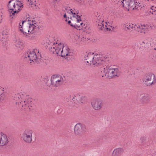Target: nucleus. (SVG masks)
<instances>
[{
	"label": "nucleus",
	"mask_w": 156,
	"mask_h": 156,
	"mask_svg": "<svg viewBox=\"0 0 156 156\" xmlns=\"http://www.w3.org/2000/svg\"><path fill=\"white\" fill-rule=\"evenodd\" d=\"M55 44H56L55 43H52L53 45L49 47L50 51L57 55L64 57L66 59L67 58L68 56L70 55L68 47L61 42H56Z\"/></svg>",
	"instance_id": "1"
},
{
	"label": "nucleus",
	"mask_w": 156,
	"mask_h": 156,
	"mask_svg": "<svg viewBox=\"0 0 156 156\" xmlns=\"http://www.w3.org/2000/svg\"><path fill=\"white\" fill-rule=\"evenodd\" d=\"M14 44L18 48L22 49L23 48L22 41L19 38H16L15 39Z\"/></svg>",
	"instance_id": "21"
},
{
	"label": "nucleus",
	"mask_w": 156,
	"mask_h": 156,
	"mask_svg": "<svg viewBox=\"0 0 156 156\" xmlns=\"http://www.w3.org/2000/svg\"><path fill=\"white\" fill-rule=\"evenodd\" d=\"M145 44V45H144L145 48L146 49L149 46L150 43L147 42V41H144L142 42V43L141 44V45L142 46L144 45V44Z\"/></svg>",
	"instance_id": "26"
},
{
	"label": "nucleus",
	"mask_w": 156,
	"mask_h": 156,
	"mask_svg": "<svg viewBox=\"0 0 156 156\" xmlns=\"http://www.w3.org/2000/svg\"><path fill=\"white\" fill-rule=\"evenodd\" d=\"M64 78L60 76L53 75L51 79V85L54 87H59L63 83Z\"/></svg>",
	"instance_id": "9"
},
{
	"label": "nucleus",
	"mask_w": 156,
	"mask_h": 156,
	"mask_svg": "<svg viewBox=\"0 0 156 156\" xmlns=\"http://www.w3.org/2000/svg\"><path fill=\"white\" fill-rule=\"evenodd\" d=\"M8 142V139L6 135L0 133V146L5 145Z\"/></svg>",
	"instance_id": "18"
},
{
	"label": "nucleus",
	"mask_w": 156,
	"mask_h": 156,
	"mask_svg": "<svg viewBox=\"0 0 156 156\" xmlns=\"http://www.w3.org/2000/svg\"><path fill=\"white\" fill-rule=\"evenodd\" d=\"M150 98L149 95L147 94H142L140 95V101L142 104H147L150 101Z\"/></svg>",
	"instance_id": "15"
},
{
	"label": "nucleus",
	"mask_w": 156,
	"mask_h": 156,
	"mask_svg": "<svg viewBox=\"0 0 156 156\" xmlns=\"http://www.w3.org/2000/svg\"><path fill=\"white\" fill-rule=\"evenodd\" d=\"M144 83L147 86H150L156 82L155 76L152 73L147 74L143 79Z\"/></svg>",
	"instance_id": "11"
},
{
	"label": "nucleus",
	"mask_w": 156,
	"mask_h": 156,
	"mask_svg": "<svg viewBox=\"0 0 156 156\" xmlns=\"http://www.w3.org/2000/svg\"><path fill=\"white\" fill-rule=\"evenodd\" d=\"M85 130V128L80 123L76 124L74 128V131L75 134L80 135Z\"/></svg>",
	"instance_id": "13"
},
{
	"label": "nucleus",
	"mask_w": 156,
	"mask_h": 156,
	"mask_svg": "<svg viewBox=\"0 0 156 156\" xmlns=\"http://www.w3.org/2000/svg\"><path fill=\"white\" fill-rule=\"evenodd\" d=\"M154 8L153 6L151 7V9L150 11V13H151L152 15H155L156 14V11L154 9Z\"/></svg>",
	"instance_id": "28"
},
{
	"label": "nucleus",
	"mask_w": 156,
	"mask_h": 156,
	"mask_svg": "<svg viewBox=\"0 0 156 156\" xmlns=\"http://www.w3.org/2000/svg\"><path fill=\"white\" fill-rule=\"evenodd\" d=\"M77 2H79L80 1H82V0H75Z\"/></svg>",
	"instance_id": "35"
},
{
	"label": "nucleus",
	"mask_w": 156,
	"mask_h": 156,
	"mask_svg": "<svg viewBox=\"0 0 156 156\" xmlns=\"http://www.w3.org/2000/svg\"><path fill=\"white\" fill-rule=\"evenodd\" d=\"M72 99L73 100V99H76L78 101H79L80 103H83L85 102L86 100V98L84 96L80 97V96H72Z\"/></svg>",
	"instance_id": "22"
},
{
	"label": "nucleus",
	"mask_w": 156,
	"mask_h": 156,
	"mask_svg": "<svg viewBox=\"0 0 156 156\" xmlns=\"http://www.w3.org/2000/svg\"><path fill=\"white\" fill-rule=\"evenodd\" d=\"M116 3H120L122 5V2H121V1H123V0H113Z\"/></svg>",
	"instance_id": "30"
},
{
	"label": "nucleus",
	"mask_w": 156,
	"mask_h": 156,
	"mask_svg": "<svg viewBox=\"0 0 156 156\" xmlns=\"http://www.w3.org/2000/svg\"><path fill=\"white\" fill-rule=\"evenodd\" d=\"M95 19L96 21V24L98 25V27L100 30H111L109 28L107 27L106 25H108L107 22H106L105 23V25L103 23L104 19L103 16L102 15L98 12L95 14Z\"/></svg>",
	"instance_id": "7"
},
{
	"label": "nucleus",
	"mask_w": 156,
	"mask_h": 156,
	"mask_svg": "<svg viewBox=\"0 0 156 156\" xmlns=\"http://www.w3.org/2000/svg\"><path fill=\"white\" fill-rule=\"evenodd\" d=\"M104 69L105 76L109 78H112L115 76L118 77L120 74V71L117 68H107L106 67Z\"/></svg>",
	"instance_id": "8"
},
{
	"label": "nucleus",
	"mask_w": 156,
	"mask_h": 156,
	"mask_svg": "<svg viewBox=\"0 0 156 156\" xmlns=\"http://www.w3.org/2000/svg\"><path fill=\"white\" fill-rule=\"evenodd\" d=\"M2 41V43L5 45H6V39H5V38H4V40H3L2 39L1 40Z\"/></svg>",
	"instance_id": "31"
},
{
	"label": "nucleus",
	"mask_w": 156,
	"mask_h": 156,
	"mask_svg": "<svg viewBox=\"0 0 156 156\" xmlns=\"http://www.w3.org/2000/svg\"><path fill=\"white\" fill-rule=\"evenodd\" d=\"M32 131L29 129H26L23 133L22 138L27 143H30L32 141Z\"/></svg>",
	"instance_id": "12"
},
{
	"label": "nucleus",
	"mask_w": 156,
	"mask_h": 156,
	"mask_svg": "<svg viewBox=\"0 0 156 156\" xmlns=\"http://www.w3.org/2000/svg\"><path fill=\"white\" fill-rule=\"evenodd\" d=\"M23 96V95L22 96L19 94H15L14 97V99L18 101V102H16V104L19 103V102H20V105L23 108V109H24L27 111H30L32 110L33 109L32 100L31 98H28L23 101L22 100Z\"/></svg>",
	"instance_id": "2"
},
{
	"label": "nucleus",
	"mask_w": 156,
	"mask_h": 156,
	"mask_svg": "<svg viewBox=\"0 0 156 156\" xmlns=\"http://www.w3.org/2000/svg\"><path fill=\"white\" fill-rule=\"evenodd\" d=\"M94 56V53H87L85 56V60H86V62L91 64L92 63Z\"/></svg>",
	"instance_id": "20"
},
{
	"label": "nucleus",
	"mask_w": 156,
	"mask_h": 156,
	"mask_svg": "<svg viewBox=\"0 0 156 156\" xmlns=\"http://www.w3.org/2000/svg\"><path fill=\"white\" fill-rule=\"evenodd\" d=\"M2 19V18L1 16H0V23L1 22V21Z\"/></svg>",
	"instance_id": "33"
},
{
	"label": "nucleus",
	"mask_w": 156,
	"mask_h": 156,
	"mask_svg": "<svg viewBox=\"0 0 156 156\" xmlns=\"http://www.w3.org/2000/svg\"><path fill=\"white\" fill-rule=\"evenodd\" d=\"M154 50H156V48H154Z\"/></svg>",
	"instance_id": "36"
},
{
	"label": "nucleus",
	"mask_w": 156,
	"mask_h": 156,
	"mask_svg": "<svg viewBox=\"0 0 156 156\" xmlns=\"http://www.w3.org/2000/svg\"><path fill=\"white\" fill-rule=\"evenodd\" d=\"M93 108L95 110L100 109L103 105V102L101 100H96L92 103Z\"/></svg>",
	"instance_id": "14"
},
{
	"label": "nucleus",
	"mask_w": 156,
	"mask_h": 156,
	"mask_svg": "<svg viewBox=\"0 0 156 156\" xmlns=\"http://www.w3.org/2000/svg\"><path fill=\"white\" fill-rule=\"evenodd\" d=\"M27 23L28 25V28L23 29L20 31L23 34H29V33L32 34L34 31H37L39 30V27L35 20H28Z\"/></svg>",
	"instance_id": "5"
},
{
	"label": "nucleus",
	"mask_w": 156,
	"mask_h": 156,
	"mask_svg": "<svg viewBox=\"0 0 156 156\" xmlns=\"http://www.w3.org/2000/svg\"><path fill=\"white\" fill-rule=\"evenodd\" d=\"M38 0H26L27 2V4L31 7H34L36 5V2Z\"/></svg>",
	"instance_id": "23"
},
{
	"label": "nucleus",
	"mask_w": 156,
	"mask_h": 156,
	"mask_svg": "<svg viewBox=\"0 0 156 156\" xmlns=\"http://www.w3.org/2000/svg\"><path fill=\"white\" fill-rule=\"evenodd\" d=\"M124 150L122 148L119 147L114 149L112 154V156H120L123 153Z\"/></svg>",
	"instance_id": "19"
},
{
	"label": "nucleus",
	"mask_w": 156,
	"mask_h": 156,
	"mask_svg": "<svg viewBox=\"0 0 156 156\" xmlns=\"http://www.w3.org/2000/svg\"><path fill=\"white\" fill-rule=\"evenodd\" d=\"M25 22H27V21H22V23L20 22V23H19V30L20 31H21V30H22V29H23V23Z\"/></svg>",
	"instance_id": "27"
},
{
	"label": "nucleus",
	"mask_w": 156,
	"mask_h": 156,
	"mask_svg": "<svg viewBox=\"0 0 156 156\" xmlns=\"http://www.w3.org/2000/svg\"><path fill=\"white\" fill-rule=\"evenodd\" d=\"M15 6L12 12V16H14L19 11L21 10V7L23 6V4L20 1L17 0L16 2Z\"/></svg>",
	"instance_id": "16"
},
{
	"label": "nucleus",
	"mask_w": 156,
	"mask_h": 156,
	"mask_svg": "<svg viewBox=\"0 0 156 156\" xmlns=\"http://www.w3.org/2000/svg\"><path fill=\"white\" fill-rule=\"evenodd\" d=\"M79 18H76L77 22L75 26V28L77 30H80L82 29L83 28H85L86 26L84 27L85 26V24L83 23L80 22L81 21L80 17Z\"/></svg>",
	"instance_id": "17"
},
{
	"label": "nucleus",
	"mask_w": 156,
	"mask_h": 156,
	"mask_svg": "<svg viewBox=\"0 0 156 156\" xmlns=\"http://www.w3.org/2000/svg\"><path fill=\"white\" fill-rule=\"evenodd\" d=\"M70 11L73 15V17H75L76 18L80 17L81 16V15H78L79 13H78V12L75 10H73L72 9H70Z\"/></svg>",
	"instance_id": "24"
},
{
	"label": "nucleus",
	"mask_w": 156,
	"mask_h": 156,
	"mask_svg": "<svg viewBox=\"0 0 156 156\" xmlns=\"http://www.w3.org/2000/svg\"><path fill=\"white\" fill-rule=\"evenodd\" d=\"M74 38L75 40V41H77L78 40L80 41H83L85 39V38H84L82 36H80L79 37L77 35H75L74 36Z\"/></svg>",
	"instance_id": "25"
},
{
	"label": "nucleus",
	"mask_w": 156,
	"mask_h": 156,
	"mask_svg": "<svg viewBox=\"0 0 156 156\" xmlns=\"http://www.w3.org/2000/svg\"><path fill=\"white\" fill-rule=\"evenodd\" d=\"M122 6L128 10L137 9L140 7V3L135 0H123L121 1Z\"/></svg>",
	"instance_id": "6"
},
{
	"label": "nucleus",
	"mask_w": 156,
	"mask_h": 156,
	"mask_svg": "<svg viewBox=\"0 0 156 156\" xmlns=\"http://www.w3.org/2000/svg\"><path fill=\"white\" fill-rule=\"evenodd\" d=\"M125 27L127 29L131 31H133L136 33L145 34L147 30V26L142 25L141 24H134L131 23L127 24L125 25Z\"/></svg>",
	"instance_id": "3"
},
{
	"label": "nucleus",
	"mask_w": 156,
	"mask_h": 156,
	"mask_svg": "<svg viewBox=\"0 0 156 156\" xmlns=\"http://www.w3.org/2000/svg\"><path fill=\"white\" fill-rule=\"evenodd\" d=\"M63 16L64 18H66V14H64V15H63Z\"/></svg>",
	"instance_id": "34"
},
{
	"label": "nucleus",
	"mask_w": 156,
	"mask_h": 156,
	"mask_svg": "<svg viewBox=\"0 0 156 156\" xmlns=\"http://www.w3.org/2000/svg\"><path fill=\"white\" fill-rule=\"evenodd\" d=\"M107 57L105 58L101 55L96 54L94 55L92 63L94 65L98 66L104 64L107 60Z\"/></svg>",
	"instance_id": "10"
},
{
	"label": "nucleus",
	"mask_w": 156,
	"mask_h": 156,
	"mask_svg": "<svg viewBox=\"0 0 156 156\" xmlns=\"http://www.w3.org/2000/svg\"><path fill=\"white\" fill-rule=\"evenodd\" d=\"M140 140L142 141V142H143L145 141V138L144 136H142L140 138Z\"/></svg>",
	"instance_id": "32"
},
{
	"label": "nucleus",
	"mask_w": 156,
	"mask_h": 156,
	"mask_svg": "<svg viewBox=\"0 0 156 156\" xmlns=\"http://www.w3.org/2000/svg\"><path fill=\"white\" fill-rule=\"evenodd\" d=\"M68 24H69V25H70L72 27H75V25H76V23H75L74 24H73V23H71V22L70 21H69L68 22Z\"/></svg>",
	"instance_id": "29"
},
{
	"label": "nucleus",
	"mask_w": 156,
	"mask_h": 156,
	"mask_svg": "<svg viewBox=\"0 0 156 156\" xmlns=\"http://www.w3.org/2000/svg\"><path fill=\"white\" fill-rule=\"evenodd\" d=\"M39 53L37 49L34 50L32 51H28L25 55L24 57L28 61H31L34 63H39L41 61V55L39 53L37 55L36 52Z\"/></svg>",
	"instance_id": "4"
}]
</instances>
